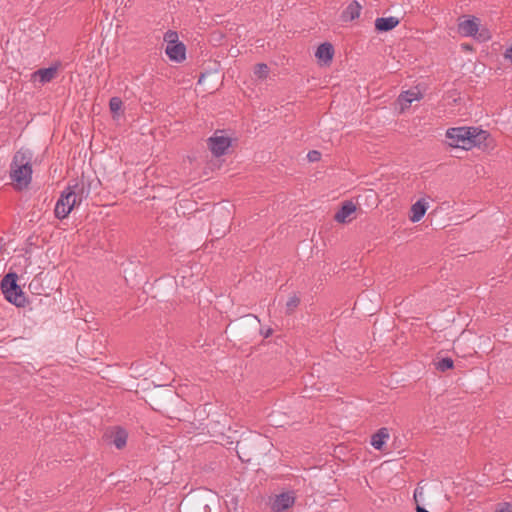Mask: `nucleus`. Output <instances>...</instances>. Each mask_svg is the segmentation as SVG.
I'll use <instances>...</instances> for the list:
<instances>
[{
    "label": "nucleus",
    "mask_w": 512,
    "mask_h": 512,
    "mask_svg": "<svg viewBox=\"0 0 512 512\" xmlns=\"http://www.w3.org/2000/svg\"><path fill=\"white\" fill-rule=\"evenodd\" d=\"M489 133L477 127H455L446 132L447 143L454 148L469 150L485 144Z\"/></svg>",
    "instance_id": "obj_1"
},
{
    "label": "nucleus",
    "mask_w": 512,
    "mask_h": 512,
    "mask_svg": "<svg viewBox=\"0 0 512 512\" xmlns=\"http://www.w3.org/2000/svg\"><path fill=\"white\" fill-rule=\"evenodd\" d=\"M32 173V153L28 149H20L15 153L10 165L13 187L18 191L28 188L32 181Z\"/></svg>",
    "instance_id": "obj_2"
},
{
    "label": "nucleus",
    "mask_w": 512,
    "mask_h": 512,
    "mask_svg": "<svg viewBox=\"0 0 512 512\" xmlns=\"http://www.w3.org/2000/svg\"><path fill=\"white\" fill-rule=\"evenodd\" d=\"M83 189L78 185H69L62 192L55 205V217L66 218L73 208L82 201Z\"/></svg>",
    "instance_id": "obj_3"
},
{
    "label": "nucleus",
    "mask_w": 512,
    "mask_h": 512,
    "mask_svg": "<svg viewBox=\"0 0 512 512\" xmlns=\"http://www.w3.org/2000/svg\"><path fill=\"white\" fill-rule=\"evenodd\" d=\"M18 275L10 272L2 278V294L5 299L16 307H24L27 298L21 287L17 284Z\"/></svg>",
    "instance_id": "obj_4"
},
{
    "label": "nucleus",
    "mask_w": 512,
    "mask_h": 512,
    "mask_svg": "<svg viewBox=\"0 0 512 512\" xmlns=\"http://www.w3.org/2000/svg\"><path fill=\"white\" fill-rule=\"evenodd\" d=\"M164 41L167 43L165 53L171 61L181 63L186 59V47L178 40L177 32L167 31Z\"/></svg>",
    "instance_id": "obj_5"
},
{
    "label": "nucleus",
    "mask_w": 512,
    "mask_h": 512,
    "mask_svg": "<svg viewBox=\"0 0 512 512\" xmlns=\"http://www.w3.org/2000/svg\"><path fill=\"white\" fill-rule=\"evenodd\" d=\"M208 146L215 157L223 156L231 146V139L222 135V131H217L208 139Z\"/></svg>",
    "instance_id": "obj_6"
},
{
    "label": "nucleus",
    "mask_w": 512,
    "mask_h": 512,
    "mask_svg": "<svg viewBox=\"0 0 512 512\" xmlns=\"http://www.w3.org/2000/svg\"><path fill=\"white\" fill-rule=\"evenodd\" d=\"M60 68H61V62L57 61V62L53 63L48 68H41V69H38L37 71H35L32 74V79L34 81H38L42 85L49 83L56 77L58 70Z\"/></svg>",
    "instance_id": "obj_7"
},
{
    "label": "nucleus",
    "mask_w": 512,
    "mask_h": 512,
    "mask_svg": "<svg viewBox=\"0 0 512 512\" xmlns=\"http://www.w3.org/2000/svg\"><path fill=\"white\" fill-rule=\"evenodd\" d=\"M479 27V19L475 16H472L459 22L458 31L464 37H476L479 31Z\"/></svg>",
    "instance_id": "obj_8"
},
{
    "label": "nucleus",
    "mask_w": 512,
    "mask_h": 512,
    "mask_svg": "<svg viewBox=\"0 0 512 512\" xmlns=\"http://www.w3.org/2000/svg\"><path fill=\"white\" fill-rule=\"evenodd\" d=\"M294 502L295 496L293 492H284L275 496L271 508L274 512H283L293 506Z\"/></svg>",
    "instance_id": "obj_9"
},
{
    "label": "nucleus",
    "mask_w": 512,
    "mask_h": 512,
    "mask_svg": "<svg viewBox=\"0 0 512 512\" xmlns=\"http://www.w3.org/2000/svg\"><path fill=\"white\" fill-rule=\"evenodd\" d=\"M106 436L110 438V443H112L117 449H122L126 446L128 433L125 429L116 427L107 433Z\"/></svg>",
    "instance_id": "obj_10"
},
{
    "label": "nucleus",
    "mask_w": 512,
    "mask_h": 512,
    "mask_svg": "<svg viewBox=\"0 0 512 512\" xmlns=\"http://www.w3.org/2000/svg\"><path fill=\"white\" fill-rule=\"evenodd\" d=\"M356 211V206L352 201H346L336 212L334 219L338 223H346L350 221V216Z\"/></svg>",
    "instance_id": "obj_11"
},
{
    "label": "nucleus",
    "mask_w": 512,
    "mask_h": 512,
    "mask_svg": "<svg viewBox=\"0 0 512 512\" xmlns=\"http://www.w3.org/2000/svg\"><path fill=\"white\" fill-rule=\"evenodd\" d=\"M399 23L400 20L394 16L379 17L375 20V28L377 31L387 32L397 27Z\"/></svg>",
    "instance_id": "obj_12"
},
{
    "label": "nucleus",
    "mask_w": 512,
    "mask_h": 512,
    "mask_svg": "<svg viewBox=\"0 0 512 512\" xmlns=\"http://www.w3.org/2000/svg\"><path fill=\"white\" fill-rule=\"evenodd\" d=\"M333 55V46L328 42L319 45L315 53V56L318 58V60L322 61L324 64L331 62Z\"/></svg>",
    "instance_id": "obj_13"
},
{
    "label": "nucleus",
    "mask_w": 512,
    "mask_h": 512,
    "mask_svg": "<svg viewBox=\"0 0 512 512\" xmlns=\"http://www.w3.org/2000/svg\"><path fill=\"white\" fill-rule=\"evenodd\" d=\"M427 203L424 199H419L411 207L410 220L414 223L419 222L426 213Z\"/></svg>",
    "instance_id": "obj_14"
},
{
    "label": "nucleus",
    "mask_w": 512,
    "mask_h": 512,
    "mask_svg": "<svg viewBox=\"0 0 512 512\" xmlns=\"http://www.w3.org/2000/svg\"><path fill=\"white\" fill-rule=\"evenodd\" d=\"M388 439H389L388 429L385 427L380 428L375 434L372 435L371 445L376 450H381Z\"/></svg>",
    "instance_id": "obj_15"
},
{
    "label": "nucleus",
    "mask_w": 512,
    "mask_h": 512,
    "mask_svg": "<svg viewBox=\"0 0 512 512\" xmlns=\"http://www.w3.org/2000/svg\"><path fill=\"white\" fill-rule=\"evenodd\" d=\"M419 98V93L416 91L408 90L402 92L398 98L401 110L407 109L412 102L419 100Z\"/></svg>",
    "instance_id": "obj_16"
},
{
    "label": "nucleus",
    "mask_w": 512,
    "mask_h": 512,
    "mask_svg": "<svg viewBox=\"0 0 512 512\" xmlns=\"http://www.w3.org/2000/svg\"><path fill=\"white\" fill-rule=\"evenodd\" d=\"M362 7L358 1H352L343 12V19L352 21L361 14Z\"/></svg>",
    "instance_id": "obj_17"
},
{
    "label": "nucleus",
    "mask_w": 512,
    "mask_h": 512,
    "mask_svg": "<svg viewBox=\"0 0 512 512\" xmlns=\"http://www.w3.org/2000/svg\"><path fill=\"white\" fill-rule=\"evenodd\" d=\"M249 444L250 443L247 440H241L237 442V455L242 462H250L251 460V454L246 452V449L249 447Z\"/></svg>",
    "instance_id": "obj_18"
},
{
    "label": "nucleus",
    "mask_w": 512,
    "mask_h": 512,
    "mask_svg": "<svg viewBox=\"0 0 512 512\" xmlns=\"http://www.w3.org/2000/svg\"><path fill=\"white\" fill-rule=\"evenodd\" d=\"M269 73V68L264 63H259L254 68V74L259 79H265L267 78Z\"/></svg>",
    "instance_id": "obj_19"
},
{
    "label": "nucleus",
    "mask_w": 512,
    "mask_h": 512,
    "mask_svg": "<svg viewBox=\"0 0 512 512\" xmlns=\"http://www.w3.org/2000/svg\"><path fill=\"white\" fill-rule=\"evenodd\" d=\"M453 367V360L451 358H442L436 363V368L439 371H446L448 369H451Z\"/></svg>",
    "instance_id": "obj_20"
},
{
    "label": "nucleus",
    "mask_w": 512,
    "mask_h": 512,
    "mask_svg": "<svg viewBox=\"0 0 512 512\" xmlns=\"http://www.w3.org/2000/svg\"><path fill=\"white\" fill-rule=\"evenodd\" d=\"M121 106H122V101L120 98L118 97H112L110 99V102H109V107H110V110L113 112V113H116L118 112L120 109H121Z\"/></svg>",
    "instance_id": "obj_21"
},
{
    "label": "nucleus",
    "mask_w": 512,
    "mask_h": 512,
    "mask_svg": "<svg viewBox=\"0 0 512 512\" xmlns=\"http://www.w3.org/2000/svg\"><path fill=\"white\" fill-rule=\"evenodd\" d=\"M300 303V299L297 296H292L286 302V308L288 312H292Z\"/></svg>",
    "instance_id": "obj_22"
},
{
    "label": "nucleus",
    "mask_w": 512,
    "mask_h": 512,
    "mask_svg": "<svg viewBox=\"0 0 512 512\" xmlns=\"http://www.w3.org/2000/svg\"><path fill=\"white\" fill-rule=\"evenodd\" d=\"M320 157H321V153L316 150L309 151L307 154V158L310 162H316V161L320 160Z\"/></svg>",
    "instance_id": "obj_23"
},
{
    "label": "nucleus",
    "mask_w": 512,
    "mask_h": 512,
    "mask_svg": "<svg viewBox=\"0 0 512 512\" xmlns=\"http://www.w3.org/2000/svg\"><path fill=\"white\" fill-rule=\"evenodd\" d=\"M496 512H512V504L503 503L499 506Z\"/></svg>",
    "instance_id": "obj_24"
},
{
    "label": "nucleus",
    "mask_w": 512,
    "mask_h": 512,
    "mask_svg": "<svg viewBox=\"0 0 512 512\" xmlns=\"http://www.w3.org/2000/svg\"><path fill=\"white\" fill-rule=\"evenodd\" d=\"M504 56L512 62V45L506 49Z\"/></svg>",
    "instance_id": "obj_25"
},
{
    "label": "nucleus",
    "mask_w": 512,
    "mask_h": 512,
    "mask_svg": "<svg viewBox=\"0 0 512 512\" xmlns=\"http://www.w3.org/2000/svg\"><path fill=\"white\" fill-rule=\"evenodd\" d=\"M417 512H429V511H428V510H426V509H425V508H423V507L418 506V507H417Z\"/></svg>",
    "instance_id": "obj_26"
},
{
    "label": "nucleus",
    "mask_w": 512,
    "mask_h": 512,
    "mask_svg": "<svg viewBox=\"0 0 512 512\" xmlns=\"http://www.w3.org/2000/svg\"><path fill=\"white\" fill-rule=\"evenodd\" d=\"M270 334V330L269 331H266V334L265 336L268 337V335Z\"/></svg>",
    "instance_id": "obj_27"
}]
</instances>
